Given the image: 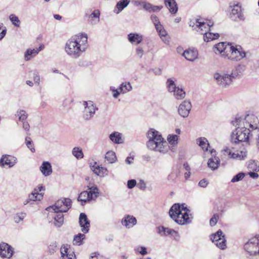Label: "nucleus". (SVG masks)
Listing matches in <instances>:
<instances>
[{
    "label": "nucleus",
    "mask_w": 259,
    "mask_h": 259,
    "mask_svg": "<svg viewBox=\"0 0 259 259\" xmlns=\"http://www.w3.org/2000/svg\"><path fill=\"white\" fill-rule=\"evenodd\" d=\"M232 123L236 127L231 135V140L235 143L247 141L252 136L251 132L259 129V119L253 114L236 118Z\"/></svg>",
    "instance_id": "obj_1"
},
{
    "label": "nucleus",
    "mask_w": 259,
    "mask_h": 259,
    "mask_svg": "<svg viewBox=\"0 0 259 259\" xmlns=\"http://www.w3.org/2000/svg\"><path fill=\"white\" fill-rule=\"evenodd\" d=\"M88 47V37L85 33H79L72 36L65 45L66 53L72 59L80 57Z\"/></svg>",
    "instance_id": "obj_2"
},
{
    "label": "nucleus",
    "mask_w": 259,
    "mask_h": 259,
    "mask_svg": "<svg viewBox=\"0 0 259 259\" xmlns=\"http://www.w3.org/2000/svg\"><path fill=\"white\" fill-rule=\"evenodd\" d=\"M147 136L148 141L146 145L149 149L163 154L168 152L170 147L159 132L151 128L148 131Z\"/></svg>",
    "instance_id": "obj_3"
},
{
    "label": "nucleus",
    "mask_w": 259,
    "mask_h": 259,
    "mask_svg": "<svg viewBox=\"0 0 259 259\" xmlns=\"http://www.w3.org/2000/svg\"><path fill=\"white\" fill-rule=\"evenodd\" d=\"M190 212V210L185 206V204H174L170 208L169 214L176 223L183 225L191 222L192 217L189 214Z\"/></svg>",
    "instance_id": "obj_4"
},
{
    "label": "nucleus",
    "mask_w": 259,
    "mask_h": 259,
    "mask_svg": "<svg viewBox=\"0 0 259 259\" xmlns=\"http://www.w3.org/2000/svg\"><path fill=\"white\" fill-rule=\"evenodd\" d=\"M175 78H168L166 81V86L169 93H172L175 98L180 100L185 98L186 92L182 88L177 86Z\"/></svg>",
    "instance_id": "obj_5"
},
{
    "label": "nucleus",
    "mask_w": 259,
    "mask_h": 259,
    "mask_svg": "<svg viewBox=\"0 0 259 259\" xmlns=\"http://www.w3.org/2000/svg\"><path fill=\"white\" fill-rule=\"evenodd\" d=\"M244 249L249 255H259V235L250 238L244 244Z\"/></svg>",
    "instance_id": "obj_6"
},
{
    "label": "nucleus",
    "mask_w": 259,
    "mask_h": 259,
    "mask_svg": "<svg viewBox=\"0 0 259 259\" xmlns=\"http://www.w3.org/2000/svg\"><path fill=\"white\" fill-rule=\"evenodd\" d=\"M71 202L69 198H63L58 200L54 205L48 207L47 210L56 213L67 212L71 207Z\"/></svg>",
    "instance_id": "obj_7"
},
{
    "label": "nucleus",
    "mask_w": 259,
    "mask_h": 259,
    "mask_svg": "<svg viewBox=\"0 0 259 259\" xmlns=\"http://www.w3.org/2000/svg\"><path fill=\"white\" fill-rule=\"evenodd\" d=\"M227 57L231 60L239 61L245 57V53L240 46L234 47L230 44L227 48Z\"/></svg>",
    "instance_id": "obj_8"
},
{
    "label": "nucleus",
    "mask_w": 259,
    "mask_h": 259,
    "mask_svg": "<svg viewBox=\"0 0 259 259\" xmlns=\"http://www.w3.org/2000/svg\"><path fill=\"white\" fill-rule=\"evenodd\" d=\"M229 9L230 10L229 17L231 20L235 22H240L245 20L243 9L239 3L230 5Z\"/></svg>",
    "instance_id": "obj_9"
},
{
    "label": "nucleus",
    "mask_w": 259,
    "mask_h": 259,
    "mask_svg": "<svg viewBox=\"0 0 259 259\" xmlns=\"http://www.w3.org/2000/svg\"><path fill=\"white\" fill-rule=\"evenodd\" d=\"M89 191H84L80 193L78 200L82 202V205L92 199H96L99 194L98 189L95 186H88Z\"/></svg>",
    "instance_id": "obj_10"
},
{
    "label": "nucleus",
    "mask_w": 259,
    "mask_h": 259,
    "mask_svg": "<svg viewBox=\"0 0 259 259\" xmlns=\"http://www.w3.org/2000/svg\"><path fill=\"white\" fill-rule=\"evenodd\" d=\"M238 73L233 72L231 74H220L216 73L214 74V78L217 80V83L222 87H225L229 84L232 81V79L237 77Z\"/></svg>",
    "instance_id": "obj_11"
},
{
    "label": "nucleus",
    "mask_w": 259,
    "mask_h": 259,
    "mask_svg": "<svg viewBox=\"0 0 259 259\" xmlns=\"http://www.w3.org/2000/svg\"><path fill=\"white\" fill-rule=\"evenodd\" d=\"M210 237L211 241L220 249L224 250L227 248L226 239L225 235L221 230L212 234Z\"/></svg>",
    "instance_id": "obj_12"
},
{
    "label": "nucleus",
    "mask_w": 259,
    "mask_h": 259,
    "mask_svg": "<svg viewBox=\"0 0 259 259\" xmlns=\"http://www.w3.org/2000/svg\"><path fill=\"white\" fill-rule=\"evenodd\" d=\"M83 105L84 107L83 118L88 120L93 117L97 108L91 101H84Z\"/></svg>",
    "instance_id": "obj_13"
},
{
    "label": "nucleus",
    "mask_w": 259,
    "mask_h": 259,
    "mask_svg": "<svg viewBox=\"0 0 259 259\" xmlns=\"http://www.w3.org/2000/svg\"><path fill=\"white\" fill-rule=\"evenodd\" d=\"M14 253V249L12 246L6 243L0 244V256L3 258H11Z\"/></svg>",
    "instance_id": "obj_14"
},
{
    "label": "nucleus",
    "mask_w": 259,
    "mask_h": 259,
    "mask_svg": "<svg viewBox=\"0 0 259 259\" xmlns=\"http://www.w3.org/2000/svg\"><path fill=\"white\" fill-rule=\"evenodd\" d=\"M191 103L190 101L185 100L179 106L178 113L183 117L188 116L191 109Z\"/></svg>",
    "instance_id": "obj_15"
},
{
    "label": "nucleus",
    "mask_w": 259,
    "mask_h": 259,
    "mask_svg": "<svg viewBox=\"0 0 259 259\" xmlns=\"http://www.w3.org/2000/svg\"><path fill=\"white\" fill-rule=\"evenodd\" d=\"M209 152L213 157L209 158L207 162L208 166L212 170H216L220 163V159L217 157V152L213 149L210 150Z\"/></svg>",
    "instance_id": "obj_16"
},
{
    "label": "nucleus",
    "mask_w": 259,
    "mask_h": 259,
    "mask_svg": "<svg viewBox=\"0 0 259 259\" xmlns=\"http://www.w3.org/2000/svg\"><path fill=\"white\" fill-rule=\"evenodd\" d=\"M79 220V224L81 227V231L83 233H88L89 230L90 224L87 215L84 213H81L80 214Z\"/></svg>",
    "instance_id": "obj_17"
},
{
    "label": "nucleus",
    "mask_w": 259,
    "mask_h": 259,
    "mask_svg": "<svg viewBox=\"0 0 259 259\" xmlns=\"http://www.w3.org/2000/svg\"><path fill=\"white\" fill-rule=\"evenodd\" d=\"M137 219L131 215H125L121 220V224L127 229L133 228L137 224Z\"/></svg>",
    "instance_id": "obj_18"
},
{
    "label": "nucleus",
    "mask_w": 259,
    "mask_h": 259,
    "mask_svg": "<svg viewBox=\"0 0 259 259\" xmlns=\"http://www.w3.org/2000/svg\"><path fill=\"white\" fill-rule=\"evenodd\" d=\"M183 56L188 61L193 62L198 58V53L196 49H188L185 50L183 53Z\"/></svg>",
    "instance_id": "obj_19"
},
{
    "label": "nucleus",
    "mask_w": 259,
    "mask_h": 259,
    "mask_svg": "<svg viewBox=\"0 0 259 259\" xmlns=\"http://www.w3.org/2000/svg\"><path fill=\"white\" fill-rule=\"evenodd\" d=\"M229 46H230V44H227L225 42L218 43L214 46V52L215 54L222 53V55L226 57L227 54L228 52H227V48Z\"/></svg>",
    "instance_id": "obj_20"
},
{
    "label": "nucleus",
    "mask_w": 259,
    "mask_h": 259,
    "mask_svg": "<svg viewBox=\"0 0 259 259\" xmlns=\"http://www.w3.org/2000/svg\"><path fill=\"white\" fill-rule=\"evenodd\" d=\"M61 253V259H75V255L74 252L72 251L68 248L67 245H64L60 249Z\"/></svg>",
    "instance_id": "obj_21"
},
{
    "label": "nucleus",
    "mask_w": 259,
    "mask_h": 259,
    "mask_svg": "<svg viewBox=\"0 0 259 259\" xmlns=\"http://www.w3.org/2000/svg\"><path fill=\"white\" fill-rule=\"evenodd\" d=\"M179 137L174 134H169L167 137V140L170 145L169 147L172 151H175L179 142Z\"/></svg>",
    "instance_id": "obj_22"
},
{
    "label": "nucleus",
    "mask_w": 259,
    "mask_h": 259,
    "mask_svg": "<svg viewBox=\"0 0 259 259\" xmlns=\"http://www.w3.org/2000/svg\"><path fill=\"white\" fill-rule=\"evenodd\" d=\"M212 24H206V22L201 21L200 19H195L191 21L189 23V26L192 27L194 29L197 30V28H201V27H204L206 29H208L209 27L208 25H211Z\"/></svg>",
    "instance_id": "obj_23"
},
{
    "label": "nucleus",
    "mask_w": 259,
    "mask_h": 259,
    "mask_svg": "<svg viewBox=\"0 0 259 259\" xmlns=\"http://www.w3.org/2000/svg\"><path fill=\"white\" fill-rule=\"evenodd\" d=\"M17 159L11 156H3L1 159V163L3 166H7L9 167L13 166L16 163Z\"/></svg>",
    "instance_id": "obj_24"
},
{
    "label": "nucleus",
    "mask_w": 259,
    "mask_h": 259,
    "mask_svg": "<svg viewBox=\"0 0 259 259\" xmlns=\"http://www.w3.org/2000/svg\"><path fill=\"white\" fill-rule=\"evenodd\" d=\"M39 169L42 175L46 177L50 176L53 172L52 165L48 161H44Z\"/></svg>",
    "instance_id": "obj_25"
},
{
    "label": "nucleus",
    "mask_w": 259,
    "mask_h": 259,
    "mask_svg": "<svg viewBox=\"0 0 259 259\" xmlns=\"http://www.w3.org/2000/svg\"><path fill=\"white\" fill-rule=\"evenodd\" d=\"M143 36L140 34L136 33H131L128 34V40L131 43L133 44H140L143 41Z\"/></svg>",
    "instance_id": "obj_26"
},
{
    "label": "nucleus",
    "mask_w": 259,
    "mask_h": 259,
    "mask_svg": "<svg viewBox=\"0 0 259 259\" xmlns=\"http://www.w3.org/2000/svg\"><path fill=\"white\" fill-rule=\"evenodd\" d=\"M130 3V0H120L116 5L113 12L118 14L126 8Z\"/></svg>",
    "instance_id": "obj_27"
},
{
    "label": "nucleus",
    "mask_w": 259,
    "mask_h": 259,
    "mask_svg": "<svg viewBox=\"0 0 259 259\" xmlns=\"http://www.w3.org/2000/svg\"><path fill=\"white\" fill-rule=\"evenodd\" d=\"M158 233L161 236H165L167 235L173 236L174 234H178L174 229L165 228L163 226H160L158 228Z\"/></svg>",
    "instance_id": "obj_28"
},
{
    "label": "nucleus",
    "mask_w": 259,
    "mask_h": 259,
    "mask_svg": "<svg viewBox=\"0 0 259 259\" xmlns=\"http://www.w3.org/2000/svg\"><path fill=\"white\" fill-rule=\"evenodd\" d=\"M109 138L110 140L114 144H119L123 142L122 138V134L117 132H114L111 133Z\"/></svg>",
    "instance_id": "obj_29"
},
{
    "label": "nucleus",
    "mask_w": 259,
    "mask_h": 259,
    "mask_svg": "<svg viewBox=\"0 0 259 259\" xmlns=\"http://www.w3.org/2000/svg\"><path fill=\"white\" fill-rule=\"evenodd\" d=\"M164 4L171 14H176L178 11V7L175 0H164Z\"/></svg>",
    "instance_id": "obj_30"
},
{
    "label": "nucleus",
    "mask_w": 259,
    "mask_h": 259,
    "mask_svg": "<svg viewBox=\"0 0 259 259\" xmlns=\"http://www.w3.org/2000/svg\"><path fill=\"white\" fill-rule=\"evenodd\" d=\"M162 8V6H154L148 2H146L144 6V9L149 13L159 12Z\"/></svg>",
    "instance_id": "obj_31"
},
{
    "label": "nucleus",
    "mask_w": 259,
    "mask_h": 259,
    "mask_svg": "<svg viewBox=\"0 0 259 259\" xmlns=\"http://www.w3.org/2000/svg\"><path fill=\"white\" fill-rule=\"evenodd\" d=\"M196 143L204 151H208V148H210V146L206 138H199L196 140Z\"/></svg>",
    "instance_id": "obj_32"
},
{
    "label": "nucleus",
    "mask_w": 259,
    "mask_h": 259,
    "mask_svg": "<svg viewBox=\"0 0 259 259\" xmlns=\"http://www.w3.org/2000/svg\"><path fill=\"white\" fill-rule=\"evenodd\" d=\"M93 171L95 174L100 177H104V176L108 175V171L107 169L104 167L100 166L98 165L96 168H93Z\"/></svg>",
    "instance_id": "obj_33"
},
{
    "label": "nucleus",
    "mask_w": 259,
    "mask_h": 259,
    "mask_svg": "<svg viewBox=\"0 0 259 259\" xmlns=\"http://www.w3.org/2000/svg\"><path fill=\"white\" fill-rule=\"evenodd\" d=\"M219 33H212L211 31H208L203 34V39L205 41L208 42L219 38Z\"/></svg>",
    "instance_id": "obj_34"
},
{
    "label": "nucleus",
    "mask_w": 259,
    "mask_h": 259,
    "mask_svg": "<svg viewBox=\"0 0 259 259\" xmlns=\"http://www.w3.org/2000/svg\"><path fill=\"white\" fill-rule=\"evenodd\" d=\"M37 54V51H35V49H28L24 53V60L26 61H29Z\"/></svg>",
    "instance_id": "obj_35"
},
{
    "label": "nucleus",
    "mask_w": 259,
    "mask_h": 259,
    "mask_svg": "<svg viewBox=\"0 0 259 259\" xmlns=\"http://www.w3.org/2000/svg\"><path fill=\"white\" fill-rule=\"evenodd\" d=\"M100 11L98 10H94L89 16L91 19V23L92 24H97L100 21Z\"/></svg>",
    "instance_id": "obj_36"
},
{
    "label": "nucleus",
    "mask_w": 259,
    "mask_h": 259,
    "mask_svg": "<svg viewBox=\"0 0 259 259\" xmlns=\"http://www.w3.org/2000/svg\"><path fill=\"white\" fill-rule=\"evenodd\" d=\"M105 159L109 163H115L117 160L115 153L113 151H108L105 154Z\"/></svg>",
    "instance_id": "obj_37"
},
{
    "label": "nucleus",
    "mask_w": 259,
    "mask_h": 259,
    "mask_svg": "<svg viewBox=\"0 0 259 259\" xmlns=\"http://www.w3.org/2000/svg\"><path fill=\"white\" fill-rule=\"evenodd\" d=\"M55 222L54 224L57 227H61L64 222V217L62 212H58L54 217Z\"/></svg>",
    "instance_id": "obj_38"
},
{
    "label": "nucleus",
    "mask_w": 259,
    "mask_h": 259,
    "mask_svg": "<svg viewBox=\"0 0 259 259\" xmlns=\"http://www.w3.org/2000/svg\"><path fill=\"white\" fill-rule=\"evenodd\" d=\"M33 190L28 196L29 200L31 201H40L42 199L44 193H37Z\"/></svg>",
    "instance_id": "obj_39"
},
{
    "label": "nucleus",
    "mask_w": 259,
    "mask_h": 259,
    "mask_svg": "<svg viewBox=\"0 0 259 259\" xmlns=\"http://www.w3.org/2000/svg\"><path fill=\"white\" fill-rule=\"evenodd\" d=\"M158 34L160 37V38L162 39V40L164 42L165 44H168L169 42V37L167 35V32L163 28V29L159 30L158 32Z\"/></svg>",
    "instance_id": "obj_40"
},
{
    "label": "nucleus",
    "mask_w": 259,
    "mask_h": 259,
    "mask_svg": "<svg viewBox=\"0 0 259 259\" xmlns=\"http://www.w3.org/2000/svg\"><path fill=\"white\" fill-rule=\"evenodd\" d=\"M132 89V87L129 82L122 83L119 88L121 94H125L126 92L131 91Z\"/></svg>",
    "instance_id": "obj_41"
},
{
    "label": "nucleus",
    "mask_w": 259,
    "mask_h": 259,
    "mask_svg": "<svg viewBox=\"0 0 259 259\" xmlns=\"http://www.w3.org/2000/svg\"><path fill=\"white\" fill-rule=\"evenodd\" d=\"M72 153L78 159L83 157V153L80 147H74L72 150Z\"/></svg>",
    "instance_id": "obj_42"
},
{
    "label": "nucleus",
    "mask_w": 259,
    "mask_h": 259,
    "mask_svg": "<svg viewBox=\"0 0 259 259\" xmlns=\"http://www.w3.org/2000/svg\"><path fill=\"white\" fill-rule=\"evenodd\" d=\"M222 153L225 155L227 156L229 158H232V155L234 154V149L231 146H226L222 150Z\"/></svg>",
    "instance_id": "obj_43"
},
{
    "label": "nucleus",
    "mask_w": 259,
    "mask_h": 259,
    "mask_svg": "<svg viewBox=\"0 0 259 259\" xmlns=\"http://www.w3.org/2000/svg\"><path fill=\"white\" fill-rule=\"evenodd\" d=\"M16 116L18 117L19 120L23 122L28 117V114L24 110H19L17 112Z\"/></svg>",
    "instance_id": "obj_44"
},
{
    "label": "nucleus",
    "mask_w": 259,
    "mask_h": 259,
    "mask_svg": "<svg viewBox=\"0 0 259 259\" xmlns=\"http://www.w3.org/2000/svg\"><path fill=\"white\" fill-rule=\"evenodd\" d=\"M246 157V154L245 152L240 151L237 153H234V154L232 155V159L236 160H242Z\"/></svg>",
    "instance_id": "obj_45"
},
{
    "label": "nucleus",
    "mask_w": 259,
    "mask_h": 259,
    "mask_svg": "<svg viewBox=\"0 0 259 259\" xmlns=\"http://www.w3.org/2000/svg\"><path fill=\"white\" fill-rule=\"evenodd\" d=\"M9 18L11 22L16 27H20V21L17 16L14 14H11L9 16Z\"/></svg>",
    "instance_id": "obj_46"
},
{
    "label": "nucleus",
    "mask_w": 259,
    "mask_h": 259,
    "mask_svg": "<svg viewBox=\"0 0 259 259\" xmlns=\"http://www.w3.org/2000/svg\"><path fill=\"white\" fill-rule=\"evenodd\" d=\"M85 235L83 234H78L74 238L73 242L74 244L79 245L81 244L82 240L84 238Z\"/></svg>",
    "instance_id": "obj_47"
},
{
    "label": "nucleus",
    "mask_w": 259,
    "mask_h": 259,
    "mask_svg": "<svg viewBox=\"0 0 259 259\" xmlns=\"http://www.w3.org/2000/svg\"><path fill=\"white\" fill-rule=\"evenodd\" d=\"M26 214L25 212H19L16 214L14 217V221L16 223H18L22 221L25 218Z\"/></svg>",
    "instance_id": "obj_48"
},
{
    "label": "nucleus",
    "mask_w": 259,
    "mask_h": 259,
    "mask_svg": "<svg viewBox=\"0 0 259 259\" xmlns=\"http://www.w3.org/2000/svg\"><path fill=\"white\" fill-rule=\"evenodd\" d=\"M245 176L244 172H240L233 177L231 180V182L235 183L241 180Z\"/></svg>",
    "instance_id": "obj_49"
},
{
    "label": "nucleus",
    "mask_w": 259,
    "mask_h": 259,
    "mask_svg": "<svg viewBox=\"0 0 259 259\" xmlns=\"http://www.w3.org/2000/svg\"><path fill=\"white\" fill-rule=\"evenodd\" d=\"M212 24L211 25H208V27H209V28L208 29H207L205 30V29L204 28V27H201V28H197L196 31L199 32L201 34H204L205 33V32H207L208 31H211L212 29L211 28V27L212 26L213 24V23L212 22H211V21H209V22L208 23H206V24Z\"/></svg>",
    "instance_id": "obj_50"
},
{
    "label": "nucleus",
    "mask_w": 259,
    "mask_h": 259,
    "mask_svg": "<svg viewBox=\"0 0 259 259\" xmlns=\"http://www.w3.org/2000/svg\"><path fill=\"white\" fill-rule=\"evenodd\" d=\"M57 250V245L56 242H53L48 246V252L50 254H53Z\"/></svg>",
    "instance_id": "obj_51"
},
{
    "label": "nucleus",
    "mask_w": 259,
    "mask_h": 259,
    "mask_svg": "<svg viewBox=\"0 0 259 259\" xmlns=\"http://www.w3.org/2000/svg\"><path fill=\"white\" fill-rule=\"evenodd\" d=\"M135 250L143 255L147 253V249L144 246H138L135 248Z\"/></svg>",
    "instance_id": "obj_52"
},
{
    "label": "nucleus",
    "mask_w": 259,
    "mask_h": 259,
    "mask_svg": "<svg viewBox=\"0 0 259 259\" xmlns=\"http://www.w3.org/2000/svg\"><path fill=\"white\" fill-rule=\"evenodd\" d=\"M26 144L32 152H35V149L33 147L32 142L30 138H26Z\"/></svg>",
    "instance_id": "obj_53"
},
{
    "label": "nucleus",
    "mask_w": 259,
    "mask_h": 259,
    "mask_svg": "<svg viewBox=\"0 0 259 259\" xmlns=\"http://www.w3.org/2000/svg\"><path fill=\"white\" fill-rule=\"evenodd\" d=\"M150 20H151L152 22L153 23L154 26H156L159 24L161 23L158 17L154 14H152L151 15Z\"/></svg>",
    "instance_id": "obj_54"
},
{
    "label": "nucleus",
    "mask_w": 259,
    "mask_h": 259,
    "mask_svg": "<svg viewBox=\"0 0 259 259\" xmlns=\"http://www.w3.org/2000/svg\"><path fill=\"white\" fill-rule=\"evenodd\" d=\"M219 219V215L218 214H215L213 215L212 218L210 220L209 223L211 226H214L216 225L218 222Z\"/></svg>",
    "instance_id": "obj_55"
},
{
    "label": "nucleus",
    "mask_w": 259,
    "mask_h": 259,
    "mask_svg": "<svg viewBox=\"0 0 259 259\" xmlns=\"http://www.w3.org/2000/svg\"><path fill=\"white\" fill-rule=\"evenodd\" d=\"M110 90L113 93V96L114 98H117L119 95L121 93L119 89H116L113 87H110Z\"/></svg>",
    "instance_id": "obj_56"
},
{
    "label": "nucleus",
    "mask_w": 259,
    "mask_h": 259,
    "mask_svg": "<svg viewBox=\"0 0 259 259\" xmlns=\"http://www.w3.org/2000/svg\"><path fill=\"white\" fill-rule=\"evenodd\" d=\"M33 79L35 84L37 85L39 84L40 77L37 71H35L33 73Z\"/></svg>",
    "instance_id": "obj_57"
},
{
    "label": "nucleus",
    "mask_w": 259,
    "mask_h": 259,
    "mask_svg": "<svg viewBox=\"0 0 259 259\" xmlns=\"http://www.w3.org/2000/svg\"><path fill=\"white\" fill-rule=\"evenodd\" d=\"M137 187L142 190H145L146 188V185L143 180H141L138 183Z\"/></svg>",
    "instance_id": "obj_58"
},
{
    "label": "nucleus",
    "mask_w": 259,
    "mask_h": 259,
    "mask_svg": "<svg viewBox=\"0 0 259 259\" xmlns=\"http://www.w3.org/2000/svg\"><path fill=\"white\" fill-rule=\"evenodd\" d=\"M136 52L138 57L141 58L144 55V50L141 47H138L136 49Z\"/></svg>",
    "instance_id": "obj_59"
},
{
    "label": "nucleus",
    "mask_w": 259,
    "mask_h": 259,
    "mask_svg": "<svg viewBox=\"0 0 259 259\" xmlns=\"http://www.w3.org/2000/svg\"><path fill=\"white\" fill-rule=\"evenodd\" d=\"M137 184V182L135 180H131L127 181V187L129 189L133 188Z\"/></svg>",
    "instance_id": "obj_60"
},
{
    "label": "nucleus",
    "mask_w": 259,
    "mask_h": 259,
    "mask_svg": "<svg viewBox=\"0 0 259 259\" xmlns=\"http://www.w3.org/2000/svg\"><path fill=\"white\" fill-rule=\"evenodd\" d=\"M3 26L2 23H0V40L4 37L6 33V29H2V26Z\"/></svg>",
    "instance_id": "obj_61"
},
{
    "label": "nucleus",
    "mask_w": 259,
    "mask_h": 259,
    "mask_svg": "<svg viewBox=\"0 0 259 259\" xmlns=\"http://www.w3.org/2000/svg\"><path fill=\"white\" fill-rule=\"evenodd\" d=\"M207 185H208V182L205 179H203V180H201V181H200V182H199V184H198V185L200 187H203V188L206 187Z\"/></svg>",
    "instance_id": "obj_62"
},
{
    "label": "nucleus",
    "mask_w": 259,
    "mask_h": 259,
    "mask_svg": "<svg viewBox=\"0 0 259 259\" xmlns=\"http://www.w3.org/2000/svg\"><path fill=\"white\" fill-rule=\"evenodd\" d=\"M45 188L42 185H38L33 190L35 192V193H39V192L45 191Z\"/></svg>",
    "instance_id": "obj_63"
},
{
    "label": "nucleus",
    "mask_w": 259,
    "mask_h": 259,
    "mask_svg": "<svg viewBox=\"0 0 259 259\" xmlns=\"http://www.w3.org/2000/svg\"><path fill=\"white\" fill-rule=\"evenodd\" d=\"M23 128L26 131H28L29 130L30 126L29 123L27 122H23Z\"/></svg>",
    "instance_id": "obj_64"
}]
</instances>
